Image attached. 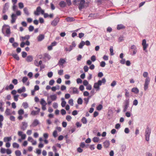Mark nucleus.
Masks as SVG:
<instances>
[{"label":"nucleus","instance_id":"59","mask_svg":"<svg viewBox=\"0 0 156 156\" xmlns=\"http://www.w3.org/2000/svg\"><path fill=\"white\" fill-rule=\"evenodd\" d=\"M97 148L99 150H101L102 148V145L101 144H98L97 145Z\"/></svg>","mask_w":156,"mask_h":156},{"label":"nucleus","instance_id":"64","mask_svg":"<svg viewBox=\"0 0 156 156\" xmlns=\"http://www.w3.org/2000/svg\"><path fill=\"white\" fill-rule=\"evenodd\" d=\"M83 85L85 86H87L88 84V82L86 80H84L83 82Z\"/></svg>","mask_w":156,"mask_h":156},{"label":"nucleus","instance_id":"37","mask_svg":"<svg viewBox=\"0 0 156 156\" xmlns=\"http://www.w3.org/2000/svg\"><path fill=\"white\" fill-rule=\"evenodd\" d=\"M18 113L19 115H22L24 113V110L22 109H20L18 111Z\"/></svg>","mask_w":156,"mask_h":156},{"label":"nucleus","instance_id":"14","mask_svg":"<svg viewBox=\"0 0 156 156\" xmlns=\"http://www.w3.org/2000/svg\"><path fill=\"white\" fill-rule=\"evenodd\" d=\"M59 5L61 7L63 8L66 6V4L64 1H61L59 2Z\"/></svg>","mask_w":156,"mask_h":156},{"label":"nucleus","instance_id":"36","mask_svg":"<svg viewBox=\"0 0 156 156\" xmlns=\"http://www.w3.org/2000/svg\"><path fill=\"white\" fill-rule=\"evenodd\" d=\"M16 156H20L21 155V152L19 150H16L15 151Z\"/></svg>","mask_w":156,"mask_h":156},{"label":"nucleus","instance_id":"57","mask_svg":"<svg viewBox=\"0 0 156 156\" xmlns=\"http://www.w3.org/2000/svg\"><path fill=\"white\" fill-rule=\"evenodd\" d=\"M143 75L144 77H146L147 78L148 77L147 76L148 75V73L147 72H145L143 73Z\"/></svg>","mask_w":156,"mask_h":156},{"label":"nucleus","instance_id":"45","mask_svg":"<svg viewBox=\"0 0 156 156\" xmlns=\"http://www.w3.org/2000/svg\"><path fill=\"white\" fill-rule=\"evenodd\" d=\"M18 5L19 8L20 9H22L24 7V5L23 3L22 2H20L18 4Z\"/></svg>","mask_w":156,"mask_h":156},{"label":"nucleus","instance_id":"60","mask_svg":"<svg viewBox=\"0 0 156 156\" xmlns=\"http://www.w3.org/2000/svg\"><path fill=\"white\" fill-rule=\"evenodd\" d=\"M66 2L68 5L69 6H70L72 4L71 0H66Z\"/></svg>","mask_w":156,"mask_h":156},{"label":"nucleus","instance_id":"34","mask_svg":"<svg viewBox=\"0 0 156 156\" xmlns=\"http://www.w3.org/2000/svg\"><path fill=\"white\" fill-rule=\"evenodd\" d=\"M40 104L42 105H46L47 104V103L43 98H42L41 99L40 101Z\"/></svg>","mask_w":156,"mask_h":156},{"label":"nucleus","instance_id":"61","mask_svg":"<svg viewBox=\"0 0 156 156\" xmlns=\"http://www.w3.org/2000/svg\"><path fill=\"white\" fill-rule=\"evenodd\" d=\"M91 60L93 62H94L96 60L95 56L94 55L92 56L91 57Z\"/></svg>","mask_w":156,"mask_h":156},{"label":"nucleus","instance_id":"9","mask_svg":"<svg viewBox=\"0 0 156 156\" xmlns=\"http://www.w3.org/2000/svg\"><path fill=\"white\" fill-rule=\"evenodd\" d=\"M11 23H13L15 22L17 18L16 15L15 13H12L11 16Z\"/></svg>","mask_w":156,"mask_h":156},{"label":"nucleus","instance_id":"39","mask_svg":"<svg viewBox=\"0 0 156 156\" xmlns=\"http://www.w3.org/2000/svg\"><path fill=\"white\" fill-rule=\"evenodd\" d=\"M3 105V102L1 101L0 102V110L2 112L4 111V108L2 107Z\"/></svg>","mask_w":156,"mask_h":156},{"label":"nucleus","instance_id":"7","mask_svg":"<svg viewBox=\"0 0 156 156\" xmlns=\"http://www.w3.org/2000/svg\"><path fill=\"white\" fill-rule=\"evenodd\" d=\"M59 18L56 17L51 22V24L53 26H56L59 21Z\"/></svg>","mask_w":156,"mask_h":156},{"label":"nucleus","instance_id":"29","mask_svg":"<svg viewBox=\"0 0 156 156\" xmlns=\"http://www.w3.org/2000/svg\"><path fill=\"white\" fill-rule=\"evenodd\" d=\"M11 140V137H5L4 138V141L5 142H6L7 141H10Z\"/></svg>","mask_w":156,"mask_h":156},{"label":"nucleus","instance_id":"23","mask_svg":"<svg viewBox=\"0 0 156 156\" xmlns=\"http://www.w3.org/2000/svg\"><path fill=\"white\" fill-rule=\"evenodd\" d=\"M125 28V27L122 24H118L117 27V29L118 30H120L121 29H124Z\"/></svg>","mask_w":156,"mask_h":156},{"label":"nucleus","instance_id":"63","mask_svg":"<svg viewBox=\"0 0 156 156\" xmlns=\"http://www.w3.org/2000/svg\"><path fill=\"white\" fill-rule=\"evenodd\" d=\"M138 103V101L136 99L134 100L133 102V105L135 106H136L137 105Z\"/></svg>","mask_w":156,"mask_h":156},{"label":"nucleus","instance_id":"6","mask_svg":"<svg viewBox=\"0 0 156 156\" xmlns=\"http://www.w3.org/2000/svg\"><path fill=\"white\" fill-rule=\"evenodd\" d=\"M150 81V79L149 77H147L145 81L144 84V89L145 90H146L148 88V85Z\"/></svg>","mask_w":156,"mask_h":156},{"label":"nucleus","instance_id":"11","mask_svg":"<svg viewBox=\"0 0 156 156\" xmlns=\"http://www.w3.org/2000/svg\"><path fill=\"white\" fill-rule=\"evenodd\" d=\"M41 8L40 6L38 7L36 9V11L34 12V15L38 16L39 15V12H40L41 10Z\"/></svg>","mask_w":156,"mask_h":156},{"label":"nucleus","instance_id":"16","mask_svg":"<svg viewBox=\"0 0 156 156\" xmlns=\"http://www.w3.org/2000/svg\"><path fill=\"white\" fill-rule=\"evenodd\" d=\"M104 145L105 148H108L109 147L110 145V142L108 140H106L103 143Z\"/></svg>","mask_w":156,"mask_h":156},{"label":"nucleus","instance_id":"20","mask_svg":"<svg viewBox=\"0 0 156 156\" xmlns=\"http://www.w3.org/2000/svg\"><path fill=\"white\" fill-rule=\"evenodd\" d=\"M44 37V35L42 34L40 35L37 37V40L38 41H41L43 40Z\"/></svg>","mask_w":156,"mask_h":156},{"label":"nucleus","instance_id":"19","mask_svg":"<svg viewBox=\"0 0 156 156\" xmlns=\"http://www.w3.org/2000/svg\"><path fill=\"white\" fill-rule=\"evenodd\" d=\"M14 87V86L12 84H10L9 86H7L5 88V89L6 90H8L9 89L10 90H12Z\"/></svg>","mask_w":156,"mask_h":156},{"label":"nucleus","instance_id":"31","mask_svg":"<svg viewBox=\"0 0 156 156\" xmlns=\"http://www.w3.org/2000/svg\"><path fill=\"white\" fill-rule=\"evenodd\" d=\"M23 11L24 13L27 16L29 15V13L27 8L25 7L23 9Z\"/></svg>","mask_w":156,"mask_h":156},{"label":"nucleus","instance_id":"10","mask_svg":"<svg viewBox=\"0 0 156 156\" xmlns=\"http://www.w3.org/2000/svg\"><path fill=\"white\" fill-rule=\"evenodd\" d=\"M39 124V122L37 119H35L32 123L30 125V126L35 127L37 126Z\"/></svg>","mask_w":156,"mask_h":156},{"label":"nucleus","instance_id":"44","mask_svg":"<svg viewBox=\"0 0 156 156\" xmlns=\"http://www.w3.org/2000/svg\"><path fill=\"white\" fill-rule=\"evenodd\" d=\"M102 105L101 104H100L97 107V110L98 111H100L102 109Z\"/></svg>","mask_w":156,"mask_h":156},{"label":"nucleus","instance_id":"51","mask_svg":"<svg viewBox=\"0 0 156 156\" xmlns=\"http://www.w3.org/2000/svg\"><path fill=\"white\" fill-rule=\"evenodd\" d=\"M71 119V117L69 115H67L66 117V119L68 121H70Z\"/></svg>","mask_w":156,"mask_h":156},{"label":"nucleus","instance_id":"41","mask_svg":"<svg viewBox=\"0 0 156 156\" xmlns=\"http://www.w3.org/2000/svg\"><path fill=\"white\" fill-rule=\"evenodd\" d=\"M99 138L97 137H94L93 139V141L95 143L98 142L99 141Z\"/></svg>","mask_w":156,"mask_h":156},{"label":"nucleus","instance_id":"22","mask_svg":"<svg viewBox=\"0 0 156 156\" xmlns=\"http://www.w3.org/2000/svg\"><path fill=\"white\" fill-rule=\"evenodd\" d=\"M50 98L52 101H55L57 98L56 95L55 94L54 95H51L50 96Z\"/></svg>","mask_w":156,"mask_h":156},{"label":"nucleus","instance_id":"5","mask_svg":"<svg viewBox=\"0 0 156 156\" xmlns=\"http://www.w3.org/2000/svg\"><path fill=\"white\" fill-rule=\"evenodd\" d=\"M79 1L78 8L80 10H81L84 7L85 1V0H80Z\"/></svg>","mask_w":156,"mask_h":156},{"label":"nucleus","instance_id":"4","mask_svg":"<svg viewBox=\"0 0 156 156\" xmlns=\"http://www.w3.org/2000/svg\"><path fill=\"white\" fill-rule=\"evenodd\" d=\"M6 26V25H4L2 29V32L3 33V34H4V35L5 36H7L8 37H9L10 36V34L11 33L10 30V28L9 27L8 28H7L6 29V34H5L4 32V27L5 26Z\"/></svg>","mask_w":156,"mask_h":156},{"label":"nucleus","instance_id":"42","mask_svg":"<svg viewBox=\"0 0 156 156\" xmlns=\"http://www.w3.org/2000/svg\"><path fill=\"white\" fill-rule=\"evenodd\" d=\"M12 146L14 148H18L19 147V145L17 143H14L12 144Z\"/></svg>","mask_w":156,"mask_h":156},{"label":"nucleus","instance_id":"48","mask_svg":"<svg viewBox=\"0 0 156 156\" xmlns=\"http://www.w3.org/2000/svg\"><path fill=\"white\" fill-rule=\"evenodd\" d=\"M106 65L105 62L104 61H102L100 63V66L102 67H104Z\"/></svg>","mask_w":156,"mask_h":156},{"label":"nucleus","instance_id":"33","mask_svg":"<svg viewBox=\"0 0 156 156\" xmlns=\"http://www.w3.org/2000/svg\"><path fill=\"white\" fill-rule=\"evenodd\" d=\"M126 149V146L124 144H122L121 146V151L122 152H124Z\"/></svg>","mask_w":156,"mask_h":156},{"label":"nucleus","instance_id":"21","mask_svg":"<svg viewBox=\"0 0 156 156\" xmlns=\"http://www.w3.org/2000/svg\"><path fill=\"white\" fill-rule=\"evenodd\" d=\"M30 38V36L29 35H27L24 37H21V40L24 41L25 40H28Z\"/></svg>","mask_w":156,"mask_h":156},{"label":"nucleus","instance_id":"53","mask_svg":"<svg viewBox=\"0 0 156 156\" xmlns=\"http://www.w3.org/2000/svg\"><path fill=\"white\" fill-rule=\"evenodd\" d=\"M68 103L71 106H73V100L72 99H70Z\"/></svg>","mask_w":156,"mask_h":156},{"label":"nucleus","instance_id":"2","mask_svg":"<svg viewBox=\"0 0 156 156\" xmlns=\"http://www.w3.org/2000/svg\"><path fill=\"white\" fill-rule=\"evenodd\" d=\"M129 99H126L123 103L122 108H123V112H125L127 110L129 107Z\"/></svg>","mask_w":156,"mask_h":156},{"label":"nucleus","instance_id":"25","mask_svg":"<svg viewBox=\"0 0 156 156\" xmlns=\"http://www.w3.org/2000/svg\"><path fill=\"white\" fill-rule=\"evenodd\" d=\"M33 59L32 57L31 56L29 55L26 58V61L28 62H31Z\"/></svg>","mask_w":156,"mask_h":156},{"label":"nucleus","instance_id":"38","mask_svg":"<svg viewBox=\"0 0 156 156\" xmlns=\"http://www.w3.org/2000/svg\"><path fill=\"white\" fill-rule=\"evenodd\" d=\"M77 103L79 105H81L83 103V100L81 98H79L77 100Z\"/></svg>","mask_w":156,"mask_h":156},{"label":"nucleus","instance_id":"12","mask_svg":"<svg viewBox=\"0 0 156 156\" xmlns=\"http://www.w3.org/2000/svg\"><path fill=\"white\" fill-rule=\"evenodd\" d=\"M23 132L21 131H19L18 132V135L19 136H21V139L24 140L26 137V135L25 134H22Z\"/></svg>","mask_w":156,"mask_h":156},{"label":"nucleus","instance_id":"62","mask_svg":"<svg viewBox=\"0 0 156 156\" xmlns=\"http://www.w3.org/2000/svg\"><path fill=\"white\" fill-rule=\"evenodd\" d=\"M34 29V27L33 26L30 25L29 27V30L30 31H32Z\"/></svg>","mask_w":156,"mask_h":156},{"label":"nucleus","instance_id":"40","mask_svg":"<svg viewBox=\"0 0 156 156\" xmlns=\"http://www.w3.org/2000/svg\"><path fill=\"white\" fill-rule=\"evenodd\" d=\"M81 121L84 124H86L87 122V119L85 117H83L81 119Z\"/></svg>","mask_w":156,"mask_h":156},{"label":"nucleus","instance_id":"8","mask_svg":"<svg viewBox=\"0 0 156 156\" xmlns=\"http://www.w3.org/2000/svg\"><path fill=\"white\" fill-rule=\"evenodd\" d=\"M28 126L27 122H22V126H21V129L23 131L26 130Z\"/></svg>","mask_w":156,"mask_h":156},{"label":"nucleus","instance_id":"54","mask_svg":"<svg viewBox=\"0 0 156 156\" xmlns=\"http://www.w3.org/2000/svg\"><path fill=\"white\" fill-rule=\"evenodd\" d=\"M80 147L83 148L85 146V144L84 142H82L80 144Z\"/></svg>","mask_w":156,"mask_h":156},{"label":"nucleus","instance_id":"26","mask_svg":"<svg viewBox=\"0 0 156 156\" xmlns=\"http://www.w3.org/2000/svg\"><path fill=\"white\" fill-rule=\"evenodd\" d=\"M66 20L68 22H73L75 20V19L73 17H67Z\"/></svg>","mask_w":156,"mask_h":156},{"label":"nucleus","instance_id":"56","mask_svg":"<svg viewBox=\"0 0 156 156\" xmlns=\"http://www.w3.org/2000/svg\"><path fill=\"white\" fill-rule=\"evenodd\" d=\"M53 73L52 72H49L48 73V76L49 78H51L53 76Z\"/></svg>","mask_w":156,"mask_h":156},{"label":"nucleus","instance_id":"52","mask_svg":"<svg viewBox=\"0 0 156 156\" xmlns=\"http://www.w3.org/2000/svg\"><path fill=\"white\" fill-rule=\"evenodd\" d=\"M58 73L60 75H62L63 74V70L62 69H60L58 71Z\"/></svg>","mask_w":156,"mask_h":156},{"label":"nucleus","instance_id":"28","mask_svg":"<svg viewBox=\"0 0 156 156\" xmlns=\"http://www.w3.org/2000/svg\"><path fill=\"white\" fill-rule=\"evenodd\" d=\"M72 88H73V94H78V91L77 88L75 87H72L70 89Z\"/></svg>","mask_w":156,"mask_h":156},{"label":"nucleus","instance_id":"30","mask_svg":"<svg viewBox=\"0 0 156 156\" xmlns=\"http://www.w3.org/2000/svg\"><path fill=\"white\" fill-rule=\"evenodd\" d=\"M85 45V42L82 41L79 45V48H82L83 46Z\"/></svg>","mask_w":156,"mask_h":156},{"label":"nucleus","instance_id":"50","mask_svg":"<svg viewBox=\"0 0 156 156\" xmlns=\"http://www.w3.org/2000/svg\"><path fill=\"white\" fill-rule=\"evenodd\" d=\"M53 136L55 138L57 136V131L56 130H55L54 131L53 133Z\"/></svg>","mask_w":156,"mask_h":156},{"label":"nucleus","instance_id":"18","mask_svg":"<svg viewBox=\"0 0 156 156\" xmlns=\"http://www.w3.org/2000/svg\"><path fill=\"white\" fill-rule=\"evenodd\" d=\"M142 45L143 46V49H146L147 48L148 44H146L145 39H144L143 40Z\"/></svg>","mask_w":156,"mask_h":156},{"label":"nucleus","instance_id":"46","mask_svg":"<svg viewBox=\"0 0 156 156\" xmlns=\"http://www.w3.org/2000/svg\"><path fill=\"white\" fill-rule=\"evenodd\" d=\"M12 83L15 85H16L18 83V80L16 79H13L12 81Z\"/></svg>","mask_w":156,"mask_h":156},{"label":"nucleus","instance_id":"15","mask_svg":"<svg viewBox=\"0 0 156 156\" xmlns=\"http://www.w3.org/2000/svg\"><path fill=\"white\" fill-rule=\"evenodd\" d=\"M26 90V88L25 87L23 86L22 87V88L19 89L17 90V92L20 94L22 92H25Z\"/></svg>","mask_w":156,"mask_h":156},{"label":"nucleus","instance_id":"49","mask_svg":"<svg viewBox=\"0 0 156 156\" xmlns=\"http://www.w3.org/2000/svg\"><path fill=\"white\" fill-rule=\"evenodd\" d=\"M79 0H73V4L75 5H77V3H79L80 1Z\"/></svg>","mask_w":156,"mask_h":156},{"label":"nucleus","instance_id":"43","mask_svg":"<svg viewBox=\"0 0 156 156\" xmlns=\"http://www.w3.org/2000/svg\"><path fill=\"white\" fill-rule=\"evenodd\" d=\"M9 3L7 2L5 4L3 7V9H6L8 10L9 8Z\"/></svg>","mask_w":156,"mask_h":156},{"label":"nucleus","instance_id":"3","mask_svg":"<svg viewBox=\"0 0 156 156\" xmlns=\"http://www.w3.org/2000/svg\"><path fill=\"white\" fill-rule=\"evenodd\" d=\"M151 133V129L148 126H147L145 131V140L147 141H149Z\"/></svg>","mask_w":156,"mask_h":156},{"label":"nucleus","instance_id":"58","mask_svg":"<svg viewBox=\"0 0 156 156\" xmlns=\"http://www.w3.org/2000/svg\"><path fill=\"white\" fill-rule=\"evenodd\" d=\"M55 83V81L53 80H51L49 82V84L50 85L52 86Z\"/></svg>","mask_w":156,"mask_h":156},{"label":"nucleus","instance_id":"32","mask_svg":"<svg viewBox=\"0 0 156 156\" xmlns=\"http://www.w3.org/2000/svg\"><path fill=\"white\" fill-rule=\"evenodd\" d=\"M5 113L7 115H11L10 112V109L9 108H7L5 111Z\"/></svg>","mask_w":156,"mask_h":156},{"label":"nucleus","instance_id":"1","mask_svg":"<svg viewBox=\"0 0 156 156\" xmlns=\"http://www.w3.org/2000/svg\"><path fill=\"white\" fill-rule=\"evenodd\" d=\"M106 80L105 78H103L101 80H99L97 82L95 83L94 85V87L96 89L97 91H98L100 89V86L101 85L102 83L105 84Z\"/></svg>","mask_w":156,"mask_h":156},{"label":"nucleus","instance_id":"17","mask_svg":"<svg viewBox=\"0 0 156 156\" xmlns=\"http://www.w3.org/2000/svg\"><path fill=\"white\" fill-rule=\"evenodd\" d=\"M131 91L135 94H137L139 92V90L137 87H133Z\"/></svg>","mask_w":156,"mask_h":156},{"label":"nucleus","instance_id":"24","mask_svg":"<svg viewBox=\"0 0 156 156\" xmlns=\"http://www.w3.org/2000/svg\"><path fill=\"white\" fill-rule=\"evenodd\" d=\"M11 55L17 60L18 61L20 60L19 57L17 54L12 53Z\"/></svg>","mask_w":156,"mask_h":156},{"label":"nucleus","instance_id":"13","mask_svg":"<svg viewBox=\"0 0 156 156\" xmlns=\"http://www.w3.org/2000/svg\"><path fill=\"white\" fill-rule=\"evenodd\" d=\"M66 62V60L62 58H61L59 60L58 62V65L59 66H62Z\"/></svg>","mask_w":156,"mask_h":156},{"label":"nucleus","instance_id":"47","mask_svg":"<svg viewBox=\"0 0 156 156\" xmlns=\"http://www.w3.org/2000/svg\"><path fill=\"white\" fill-rule=\"evenodd\" d=\"M28 78L26 77H23L22 80V81L23 83H25V82L27 80Z\"/></svg>","mask_w":156,"mask_h":156},{"label":"nucleus","instance_id":"55","mask_svg":"<svg viewBox=\"0 0 156 156\" xmlns=\"http://www.w3.org/2000/svg\"><path fill=\"white\" fill-rule=\"evenodd\" d=\"M83 69L85 72H87L88 71L89 68L87 66H85L83 67Z\"/></svg>","mask_w":156,"mask_h":156},{"label":"nucleus","instance_id":"27","mask_svg":"<svg viewBox=\"0 0 156 156\" xmlns=\"http://www.w3.org/2000/svg\"><path fill=\"white\" fill-rule=\"evenodd\" d=\"M61 100L62 101L61 103V106L62 107H64L66 104V102L64 101V98H61Z\"/></svg>","mask_w":156,"mask_h":156},{"label":"nucleus","instance_id":"35","mask_svg":"<svg viewBox=\"0 0 156 156\" xmlns=\"http://www.w3.org/2000/svg\"><path fill=\"white\" fill-rule=\"evenodd\" d=\"M22 105L24 108H27L28 107V103L27 102H24L22 104Z\"/></svg>","mask_w":156,"mask_h":156}]
</instances>
